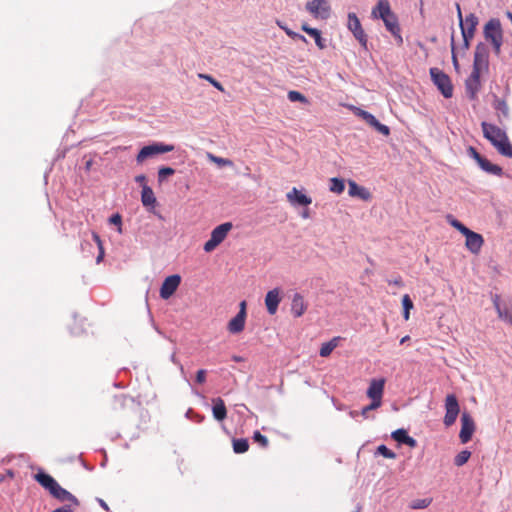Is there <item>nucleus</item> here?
<instances>
[{
    "instance_id": "nucleus-51",
    "label": "nucleus",
    "mask_w": 512,
    "mask_h": 512,
    "mask_svg": "<svg viewBox=\"0 0 512 512\" xmlns=\"http://www.w3.org/2000/svg\"><path fill=\"white\" fill-rule=\"evenodd\" d=\"M352 110H353V112H354L357 116L361 117L363 120H364V118L366 117V115H368V113H369V112H367V111H365V110H363V109H361V108H358V107H352Z\"/></svg>"
},
{
    "instance_id": "nucleus-46",
    "label": "nucleus",
    "mask_w": 512,
    "mask_h": 512,
    "mask_svg": "<svg viewBox=\"0 0 512 512\" xmlns=\"http://www.w3.org/2000/svg\"><path fill=\"white\" fill-rule=\"evenodd\" d=\"M282 29H283V30L285 31V33H286L289 37H291L292 39L301 40V41H303V42H305V43L307 42V39H306L303 35H301V34H299V33H296V32H294V31H292V30H291V29H289L288 27H282Z\"/></svg>"
},
{
    "instance_id": "nucleus-21",
    "label": "nucleus",
    "mask_w": 512,
    "mask_h": 512,
    "mask_svg": "<svg viewBox=\"0 0 512 512\" xmlns=\"http://www.w3.org/2000/svg\"><path fill=\"white\" fill-rule=\"evenodd\" d=\"M348 193L351 197H358L362 200L368 201L371 199V193L365 187L359 186L355 181L349 180Z\"/></svg>"
},
{
    "instance_id": "nucleus-10",
    "label": "nucleus",
    "mask_w": 512,
    "mask_h": 512,
    "mask_svg": "<svg viewBox=\"0 0 512 512\" xmlns=\"http://www.w3.org/2000/svg\"><path fill=\"white\" fill-rule=\"evenodd\" d=\"M472 70L481 73L488 70V49L483 43H479L475 48Z\"/></svg>"
},
{
    "instance_id": "nucleus-54",
    "label": "nucleus",
    "mask_w": 512,
    "mask_h": 512,
    "mask_svg": "<svg viewBox=\"0 0 512 512\" xmlns=\"http://www.w3.org/2000/svg\"><path fill=\"white\" fill-rule=\"evenodd\" d=\"M404 444L408 445L411 448H414V447L417 446V441L414 438H412L411 436L408 435V437H407V439H406Z\"/></svg>"
},
{
    "instance_id": "nucleus-35",
    "label": "nucleus",
    "mask_w": 512,
    "mask_h": 512,
    "mask_svg": "<svg viewBox=\"0 0 512 512\" xmlns=\"http://www.w3.org/2000/svg\"><path fill=\"white\" fill-rule=\"evenodd\" d=\"M175 173V170L171 167H161L158 171V181L162 183L168 176Z\"/></svg>"
},
{
    "instance_id": "nucleus-62",
    "label": "nucleus",
    "mask_w": 512,
    "mask_h": 512,
    "mask_svg": "<svg viewBox=\"0 0 512 512\" xmlns=\"http://www.w3.org/2000/svg\"><path fill=\"white\" fill-rule=\"evenodd\" d=\"M232 359H233L234 361H236V362H240V361H242V360H243V359H242V357H240V356H233V357H232Z\"/></svg>"
},
{
    "instance_id": "nucleus-25",
    "label": "nucleus",
    "mask_w": 512,
    "mask_h": 512,
    "mask_svg": "<svg viewBox=\"0 0 512 512\" xmlns=\"http://www.w3.org/2000/svg\"><path fill=\"white\" fill-rule=\"evenodd\" d=\"M246 317L242 314H237L228 323V330L230 333L237 334L244 330Z\"/></svg>"
},
{
    "instance_id": "nucleus-63",
    "label": "nucleus",
    "mask_w": 512,
    "mask_h": 512,
    "mask_svg": "<svg viewBox=\"0 0 512 512\" xmlns=\"http://www.w3.org/2000/svg\"><path fill=\"white\" fill-rule=\"evenodd\" d=\"M408 340H409V336H408V335H407V336H404V337L401 339L400 343H401V344H403V343H405V342H406V341H408Z\"/></svg>"
},
{
    "instance_id": "nucleus-39",
    "label": "nucleus",
    "mask_w": 512,
    "mask_h": 512,
    "mask_svg": "<svg viewBox=\"0 0 512 512\" xmlns=\"http://www.w3.org/2000/svg\"><path fill=\"white\" fill-rule=\"evenodd\" d=\"M377 452L382 455L383 457L385 458H388V459H394L396 458V454L390 450L389 448H387L385 445H380L378 446L377 448Z\"/></svg>"
},
{
    "instance_id": "nucleus-13",
    "label": "nucleus",
    "mask_w": 512,
    "mask_h": 512,
    "mask_svg": "<svg viewBox=\"0 0 512 512\" xmlns=\"http://www.w3.org/2000/svg\"><path fill=\"white\" fill-rule=\"evenodd\" d=\"M475 431V423L473 418L466 412L461 416V430L459 433L460 441L465 444L469 442Z\"/></svg>"
},
{
    "instance_id": "nucleus-61",
    "label": "nucleus",
    "mask_w": 512,
    "mask_h": 512,
    "mask_svg": "<svg viewBox=\"0 0 512 512\" xmlns=\"http://www.w3.org/2000/svg\"><path fill=\"white\" fill-rule=\"evenodd\" d=\"M301 28H302V30H303L304 32H306L308 35H309V31H313V30L315 29V28H311V27H309L307 24H303Z\"/></svg>"
},
{
    "instance_id": "nucleus-3",
    "label": "nucleus",
    "mask_w": 512,
    "mask_h": 512,
    "mask_svg": "<svg viewBox=\"0 0 512 512\" xmlns=\"http://www.w3.org/2000/svg\"><path fill=\"white\" fill-rule=\"evenodd\" d=\"M484 37L493 45L494 52L499 55L503 43V32L498 19H490L484 27Z\"/></svg>"
},
{
    "instance_id": "nucleus-32",
    "label": "nucleus",
    "mask_w": 512,
    "mask_h": 512,
    "mask_svg": "<svg viewBox=\"0 0 512 512\" xmlns=\"http://www.w3.org/2000/svg\"><path fill=\"white\" fill-rule=\"evenodd\" d=\"M403 317L407 321L410 318V310L413 309V302L408 294L402 297Z\"/></svg>"
},
{
    "instance_id": "nucleus-17",
    "label": "nucleus",
    "mask_w": 512,
    "mask_h": 512,
    "mask_svg": "<svg viewBox=\"0 0 512 512\" xmlns=\"http://www.w3.org/2000/svg\"><path fill=\"white\" fill-rule=\"evenodd\" d=\"M287 200L292 205L308 206L312 203V199L303 194L296 187H293L286 195Z\"/></svg>"
},
{
    "instance_id": "nucleus-33",
    "label": "nucleus",
    "mask_w": 512,
    "mask_h": 512,
    "mask_svg": "<svg viewBox=\"0 0 512 512\" xmlns=\"http://www.w3.org/2000/svg\"><path fill=\"white\" fill-rule=\"evenodd\" d=\"M471 456V452L468 451V450H463L461 452H459L455 458H454V464L457 466V467H461L463 466L464 464L467 463V461L469 460Z\"/></svg>"
},
{
    "instance_id": "nucleus-55",
    "label": "nucleus",
    "mask_w": 512,
    "mask_h": 512,
    "mask_svg": "<svg viewBox=\"0 0 512 512\" xmlns=\"http://www.w3.org/2000/svg\"><path fill=\"white\" fill-rule=\"evenodd\" d=\"M388 283L396 285V286H399V287L403 286V281H402V278L400 276H398L397 278H395L393 280H389Z\"/></svg>"
},
{
    "instance_id": "nucleus-31",
    "label": "nucleus",
    "mask_w": 512,
    "mask_h": 512,
    "mask_svg": "<svg viewBox=\"0 0 512 512\" xmlns=\"http://www.w3.org/2000/svg\"><path fill=\"white\" fill-rule=\"evenodd\" d=\"M249 449V443L247 439H235L233 440V450L237 454L245 453Z\"/></svg>"
},
{
    "instance_id": "nucleus-49",
    "label": "nucleus",
    "mask_w": 512,
    "mask_h": 512,
    "mask_svg": "<svg viewBox=\"0 0 512 512\" xmlns=\"http://www.w3.org/2000/svg\"><path fill=\"white\" fill-rule=\"evenodd\" d=\"M375 401H372L369 405L363 407L362 411H361V414L366 417L367 416V413L371 410H375V409H378L382 404L381 403H378L377 405H375Z\"/></svg>"
},
{
    "instance_id": "nucleus-48",
    "label": "nucleus",
    "mask_w": 512,
    "mask_h": 512,
    "mask_svg": "<svg viewBox=\"0 0 512 512\" xmlns=\"http://www.w3.org/2000/svg\"><path fill=\"white\" fill-rule=\"evenodd\" d=\"M431 500L421 499L417 500L412 504L413 509H424L430 504Z\"/></svg>"
},
{
    "instance_id": "nucleus-45",
    "label": "nucleus",
    "mask_w": 512,
    "mask_h": 512,
    "mask_svg": "<svg viewBox=\"0 0 512 512\" xmlns=\"http://www.w3.org/2000/svg\"><path fill=\"white\" fill-rule=\"evenodd\" d=\"M253 439L264 448L268 446L267 437L262 435L259 431L254 432Z\"/></svg>"
},
{
    "instance_id": "nucleus-20",
    "label": "nucleus",
    "mask_w": 512,
    "mask_h": 512,
    "mask_svg": "<svg viewBox=\"0 0 512 512\" xmlns=\"http://www.w3.org/2000/svg\"><path fill=\"white\" fill-rule=\"evenodd\" d=\"M476 162L478 163L482 170L489 174H493L496 176L503 175V169L500 166L491 163L488 159L482 157L481 155H477Z\"/></svg>"
},
{
    "instance_id": "nucleus-5",
    "label": "nucleus",
    "mask_w": 512,
    "mask_h": 512,
    "mask_svg": "<svg viewBox=\"0 0 512 512\" xmlns=\"http://www.w3.org/2000/svg\"><path fill=\"white\" fill-rule=\"evenodd\" d=\"M232 227L231 222H225L214 228L211 232L210 239L204 244V251L212 252L215 250L216 247L225 240Z\"/></svg>"
},
{
    "instance_id": "nucleus-15",
    "label": "nucleus",
    "mask_w": 512,
    "mask_h": 512,
    "mask_svg": "<svg viewBox=\"0 0 512 512\" xmlns=\"http://www.w3.org/2000/svg\"><path fill=\"white\" fill-rule=\"evenodd\" d=\"M384 386H385L384 378L372 379L370 381L369 387L367 389V396L372 401L376 402L375 405H377L378 403L382 404Z\"/></svg>"
},
{
    "instance_id": "nucleus-29",
    "label": "nucleus",
    "mask_w": 512,
    "mask_h": 512,
    "mask_svg": "<svg viewBox=\"0 0 512 512\" xmlns=\"http://www.w3.org/2000/svg\"><path fill=\"white\" fill-rule=\"evenodd\" d=\"M345 189L344 181L340 178H331L330 179V185L329 190L336 194H341Z\"/></svg>"
},
{
    "instance_id": "nucleus-59",
    "label": "nucleus",
    "mask_w": 512,
    "mask_h": 512,
    "mask_svg": "<svg viewBox=\"0 0 512 512\" xmlns=\"http://www.w3.org/2000/svg\"><path fill=\"white\" fill-rule=\"evenodd\" d=\"M456 8H457V16H458V19H459V24H462V22H464V20H463V17H462V12H461L460 5L457 4Z\"/></svg>"
},
{
    "instance_id": "nucleus-6",
    "label": "nucleus",
    "mask_w": 512,
    "mask_h": 512,
    "mask_svg": "<svg viewBox=\"0 0 512 512\" xmlns=\"http://www.w3.org/2000/svg\"><path fill=\"white\" fill-rule=\"evenodd\" d=\"M174 149L172 145H166L163 143H154L151 145L144 146L138 153L136 160L138 163H142L147 158L153 157L157 154L167 153Z\"/></svg>"
},
{
    "instance_id": "nucleus-44",
    "label": "nucleus",
    "mask_w": 512,
    "mask_h": 512,
    "mask_svg": "<svg viewBox=\"0 0 512 512\" xmlns=\"http://www.w3.org/2000/svg\"><path fill=\"white\" fill-rule=\"evenodd\" d=\"M209 158L216 164L220 166H231L232 161L226 158L217 157L214 155L209 154Z\"/></svg>"
},
{
    "instance_id": "nucleus-37",
    "label": "nucleus",
    "mask_w": 512,
    "mask_h": 512,
    "mask_svg": "<svg viewBox=\"0 0 512 512\" xmlns=\"http://www.w3.org/2000/svg\"><path fill=\"white\" fill-rule=\"evenodd\" d=\"M288 99L292 102H296V101H299V102H302V103H307V98L300 92L298 91H289L288 92Z\"/></svg>"
},
{
    "instance_id": "nucleus-52",
    "label": "nucleus",
    "mask_w": 512,
    "mask_h": 512,
    "mask_svg": "<svg viewBox=\"0 0 512 512\" xmlns=\"http://www.w3.org/2000/svg\"><path fill=\"white\" fill-rule=\"evenodd\" d=\"M352 110H353V112H354L357 116L361 117L363 120H364V118L366 117V115H368V113H369V112H367V111H365V110H363V109H361V108H358V107H352Z\"/></svg>"
},
{
    "instance_id": "nucleus-22",
    "label": "nucleus",
    "mask_w": 512,
    "mask_h": 512,
    "mask_svg": "<svg viewBox=\"0 0 512 512\" xmlns=\"http://www.w3.org/2000/svg\"><path fill=\"white\" fill-rule=\"evenodd\" d=\"M34 479L46 490L51 493L58 482L49 474L40 471L34 475Z\"/></svg>"
},
{
    "instance_id": "nucleus-4",
    "label": "nucleus",
    "mask_w": 512,
    "mask_h": 512,
    "mask_svg": "<svg viewBox=\"0 0 512 512\" xmlns=\"http://www.w3.org/2000/svg\"><path fill=\"white\" fill-rule=\"evenodd\" d=\"M430 76L433 83L445 98L453 96V85L450 77L440 69L433 67L430 68Z\"/></svg>"
},
{
    "instance_id": "nucleus-41",
    "label": "nucleus",
    "mask_w": 512,
    "mask_h": 512,
    "mask_svg": "<svg viewBox=\"0 0 512 512\" xmlns=\"http://www.w3.org/2000/svg\"><path fill=\"white\" fill-rule=\"evenodd\" d=\"M353 35L364 48H367V36L362 27L354 32Z\"/></svg>"
},
{
    "instance_id": "nucleus-18",
    "label": "nucleus",
    "mask_w": 512,
    "mask_h": 512,
    "mask_svg": "<svg viewBox=\"0 0 512 512\" xmlns=\"http://www.w3.org/2000/svg\"><path fill=\"white\" fill-rule=\"evenodd\" d=\"M50 494L54 498L58 499L59 501H62V502L68 501V502L72 503L74 506L79 505L78 499L74 495H72L69 491H67L66 489L61 487L59 485V483L55 486V488L53 489V491Z\"/></svg>"
},
{
    "instance_id": "nucleus-42",
    "label": "nucleus",
    "mask_w": 512,
    "mask_h": 512,
    "mask_svg": "<svg viewBox=\"0 0 512 512\" xmlns=\"http://www.w3.org/2000/svg\"><path fill=\"white\" fill-rule=\"evenodd\" d=\"M92 237H93L94 241L96 242V244H97V246H98V248L100 250V253H99L98 257H97V262L99 263L102 260L103 255H104V249H103L102 241L100 239V236L96 232L92 233Z\"/></svg>"
},
{
    "instance_id": "nucleus-56",
    "label": "nucleus",
    "mask_w": 512,
    "mask_h": 512,
    "mask_svg": "<svg viewBox=\"0 0 512 512\" xmlns=\"http://www.w3.org/2000/svg\"><path fill=\"white\" fill-rule=\"evenodd\" d=\"M239 312L237 314H242V316L246 317V301H241L239 304Z\"/></svg>"
},
{
    "instance_id": "nucleus-11",
    "label": "nucleus",
    "mask_w": 512,
    "mask_h": 512,
    "mask_svg": "<svg viewBox=\"0 0 512 512\" xmlns=\"http://www.w3.org/2000/svg\"><path fill=\"white\" fill-rule=\"evenodd\" d=\"M463 235L466 237L465 247L472 254H479L484 244L483 236L479 233L470 230L469 228L467 229V231L464 232Z\"/></svg>"
},
{
    "instance_id": "nucleus-30",
    "label": "nucleus",
    "mask_w": 512,
    "mask_h": 512,
    "mask_svg": "<svg viewBox=\"0 0 512 512\" xmlns=\"http://www.w3.org/2000/svg\"><path fill=\"white\" fill-rule=\"evenodd\" d=\"M347 27L352 33L356 32L362 27L359 18L353 12L348 13Z\"/></svg>"
},
{
    "instance_id": "nucleus-47",
    "label": "nucleus",
    "mask_w": 512,
    "mask_h": 512,
    "mask_svg": "<svg viewBox=\"0 0 512 512\" xmlns=\"http://www.w3.org/2000/svg\"><path fill=\"white\" fill-rule=\"evenodd\" d=\"M109 222L113 225H117L118 226V232L119 233H122V217L120 214L116 213L114 215H112L109 219Z\"/></svg>"
},
{
    "instance_id": "nucleus-34",
    "label": "nucleus",
    "mask_w": 512,
    "mask_h": 512,
    "mask_svg": "<svg viewBox=\"0 0 512 512\" xmlns=\"http://www.w3.org/2000/svg\"><path fill=\"white\" fill-rule=\"evenodd\" d=\"M309 35L312 36L315 40L316 45L319 49H324L326 47L323 38L321 37V32L318 29H314L313 31H309Z\"/></svg>"
},
{
    "instance_id": "nucleus-8",
    "label": "nucleus",
    "mask_w": 512,
    "mask_h": 512,
    "mask_svg": "<svg viewBox=\"0 0 512 512\" xmlns=\"http://www.w3.org/2000/svg\"><path fill=\"white\" fill-rule=\"evenodd\" d=\"M482 88L481 72L471 71L469 77L465 80V92L470 100H476L478 93Z\"/></svg>"
},
{
    "instance_id": "nucleus-27",
    "label": "nucleus",
    "mask_w": 512,
    "mask_h": 512,
    "mask_svg": "<svg viewBox=\"0 0 512 512\" xmlns=\"http://www.w3.org/2000/svg\"><path fill=\"white\" fill-rule=\"evenodd\" d=\"M340 337H334L330 341L323 343L319 354L321 357H328L332 351L338 346Z\"/></svg>"
},
{
    "instance_id": "nucleus-7",
    "label": "nucleus",
    "mask_w": 512,
    "mask_h": 512,
    "mask_svg": "<svg viewBox=\"0 0 512 512\" xmlns=\"http://www.w3.org/2000/svg\"><path fill=\"white\" fill-rule=\"evenodd\" d=\"M477 24L478 18L473 13L467 15L464 22L460 24L465 49L469 48V42L474 37Z\"/></svg>"
},
{
    "instance_id": "nucleus-53",
    "label": "nucleus",
    "mask_w": 512,
    "mask_h": 512,
    "mask_svg": "<svg viewBox=\"0 0 512 512\" xmlns=\"http://www.w3.org/2000/svg\"><path fill=\"white\" fill-rule=\"evenodd\" d=\"M454 40L452 39V62H453V66L454 68L456 69V71L459 70V62H458V59H457V56L455 55V52H454Z\"/></svg>"
},
{
    "instance_id": "nucleus-23",
    "label": "nucleus",
    "mask_w": 512,
    "mask_h": 512,
    "mask_svg": "<svg viewBox=\"0 0 512 512\" xmlns=\"http://www.w3.org/2000/svg\"><path fill=\"white\" fill-rule=\"evenodd\" d=\"M493 303L498 317L512 326V312L507 307H501L500 297L498 295L494 296Z\"/></svg>"
},
{
    "instance_id": "nucleus-12",
    "label": "nucleus",
    "mask_w": 512,
    "mask_h": 512,
    "mask_svg": "<svg viewBox=\"0 0 512 512\" xmlns=\"http://www.w3.org/2000/svg\"><path fill=\"white\" fill-rule=\"evenodd\" d=\"M306 10L314 17L326 19L330 14V6L326 0H312L306 3Z\"/></svg>"
},
{
    "instance_id": "nucleus-58",
    "label": "nucleus",
    "mask_w": 512,
    "mask_h": 512,
    "mask_svg": "<svg viewBox=\"0 0 512 512\" xmlns=\"http://www.w3.org/2000/svg\"><path fill=\"white\" fill-rule=\"evenodd\" d=\"M135 181H136L137 183L141 184L142 186H143V185H146V184H145V182H146V177H145V175H138V176H136Z\"/></svg>"
},
{
    "instance_id": "nucleus-2",
    "label": "nucleus",
    "mask_w": 512,
    "mask_h": 512,
    "mask_svg": "<svg viewBox=\"0 0 512 512\" xmlns=\"http://www.w3.org/2000/svg\"><path fill=\"white\" fill-rule=\"evenodd\" d=\"M372 16L383 20L386 29L395 37L397 44H403L401 29L397 16L392 12L388 0H378L377 5L372 9Z\"/></svg>"
},
{
    "instance_id": "nucleus-16",
    "label": "nucleus",
    "mask_w": 512,
    "mask_h": 512,
    "mask_svg": "<svg viewBox=\"0 0 512 512\" xmlns=\"http://www.w3.org/2000/svg\"><path fill=\"white\" fill-rule=\"evenodd\" d=\"M281 299V290L279 288H274L267 292L265 305L270 315H274L277 312Z\"/></svg>"
},
{
    "instance_id": "nucleus-19",
    "label": "nucleus",
    "mask_w": 512,
    "mask_h": 512,
    "mask_svg": "<svg viewBox=\"0 0 512 512\" xmlns=\"http://www.w3.org/2000/svg\"><path fill=\"white\" fill-rule=\"evenodd\" d=\"M306 310L307 303L305 302L304 297L299 293H295L292 298L291 313L294 317L299 318L306 312Z\"/></svg>"
},
{
    "instance_id": "nucleus-26",
    "label": "nucleus",
    "mask_w": 512,
    "mask_h": 512,
    "mask_svg": "<svg viewBox=\"0 0 512 512\" xmlns=\"http://www.w3.org/2000/svg\"><path fill=\"white\" fill-rule=\"evenodd\" d=\"M141 201L145 207H154L156 204V197L154 195V192L147 185H143L142 187Z\"/></svg>"
},
{
    "instance_id": "nucleus-64",
    "label": "nucleus",
    "mask_w": 512,
    "mask_h": 512,
    "mask_svg": "<svg viewBox=\"0 0 512 512\" xmlns=\"http://www.w3.org/2000/svg\"><path fill=\"white\" fill-rule=\"evenodd\" d=\"M302 217H303V218H308V217H309L308 212H304V213L302 214Z\"/></svg>"
},
{
    "instance_id": "nucleus-1",
    "label": "nucleus",
    "mask_w": 512,
    "mask_h": 512,
    "mask_svg": "<svg viewBox=\"0 0 512 512\" xmlns=\"http://www.w3.org/2000/svg\"><path fill=\"white\" fill-rule=\"evenodd\" d=\"M483 136L503 156L512 158V144L504 130L500 127L483 121L481 123Z\"/></svg>"
},
{
    "instance_id": "nucleus-14",
    "label": "nucleus",
    "mask_w": 512,
    "mask_h": 512,
    "mask_svg": "<svg viewBox=\"0 0 512 512\" xmlns=\"http://www.w3.org/2000/svg\"><path fill=\"white\" fill-rule=\"evenodd\" d=\"M180 282L181 277L178 274L165 278L160 288V297L165 300L169 299L176 292Z\"/></svg>"
},
{
    "instance_id": "nucleus-50",
    "label": "nucleus",
    "mask_w": 512,
    "mask_h": 512,
    "mask_svg": "<svg viewBox=\"0 0 512 512\" xmlns=\"http://www.w3.org/2000/svg\"><path fill=\"white\" fill-rule=\"evenodd\" d=\"M206 381V370L200 369L196 373V382L198 384H203Z\"/></svg>"
},
{
    "instance_id": "nucleus-36",
    "label": "nucleus",
    "mask_w": 512,
    "mask_h": 512,
    "mask_svg": "<svg viewBox=\"0 0 512 512\" xmlns=\"http://www.w3.org/2000/svg\"><path fill=\"white\" fill-rule=\"evenodd\" d=\"M407 437L408 433L405 429H397L396 431L392 432V438L399 443L404 444Z\"/></svg>"
},
{
    "instance_id": "nucleus-38",
    "label": "nucleus",
    "mask_w": 512,
    "mask_h": 512,
    "mask_svg": "<svg viewBox=\"0 0 512 512\" xmlns=\"http://www.w3.org/2000/svg\"><path fill=\"white\" fill-rule=\"evenodd\" d=\"M199 77L202 78V79L207 80L210 84H212L219 91L224 92L223 85L219 81L214 79L212 76L207 75V74H199Z\"/></svg>"
},
{
    "instance_id": "nucleus-40",
    "label": "nucleus",
    "mask_w": 512,
    "mask_h": 512,
    "mask_svg": "<svg viewBox=\"0 0 512 512\" xmlns=\"http://www.w3.org/2000/svg\"><path fill=\"white\" fill-rule=\"evenodd\" d=\"M371 127H373L377 132L381 133L384 136H388L390 134V129L388 126L380 123L378 120H376Z\"/></svg>"
},
{
    "instance_id": "nucleus-24",
    "label": "nucleus",
    "mask_w": 512,
    "mask_h": 512,
    "mask_svg": "<svg viewBox=\"0 0 512 512\" xmlns=\"http://www.w3.org/2000/svg\"><path fill=\"white\" fill-rule=\"evenodd\" d=\"M213 416L218 421H223L227 417V409L221 398L213 399Z\"/></svg>"
},
{
    "instance_id": "nucleus-28",
    "label": "nucleus",
    "mask_w": 512,
    "mask_h": 512,
    "mask_svg": "<svg viewBox=\"0 0 512 512\" xmlns=\"http://www.w3.org/2000/svg\"><path fill=\"white\" fill-rule=\"evenodd\" d=\"M493 107L497 111L501 112L504 117H507L509 115V107L506 100L494 96Z\"/></svg>"
},
{
    "instance_id": "nucleus-60",
    "label": "nucleus",
    "mask_w": 512,
    "mask_h": 512,
    "mask_svg": "<svg viewBox=\"0 0 512 512\" xmlns=\"http://www.w3.org/2000/svg\"><path fill=\"white\" fill-rule=\"evenodd\" d=\"M469 151H470L471 156H472L475 160H476L477 155H480V154L476 151V149H475V148H473V147H470V148H469Z\"/></svg>"
},
{
    "instance_id": "nucleus-43",
    "label": "nucleus",
    "mask_w": 512,
    "mask_h": 512,
    "mask_svg": "<svg viewBox=\"0 0 512 512\" xmlns=\"http://www.w3.org/2000/svg\"><path fill=\"white\" fill-rule=\"evenodd\" d=\"M449 223L452 227L458 230L462 235L467 231V227L455 218H449Z\"/></svg>"
},
{
    "instance_id": "nucleus-57",
    "label": "nucleus",
    "mask_w": 512,
    "mask_h": 512,
    "mask_svg": "<svg viewBox=\"0 0 512 512\" xmlns=\"http://www.w3.org/2000/svg\"><path fill=\"white\" fill-rule=\"evenodd\" d=\"M377 119L371 114V113H368V115H366V117L364 118V121L369 124L370 126L376 121Z\"/></svg>"
},
{
    "instance_id": "nucleus-9",
    "label": "nucleus",
    "mask_w": 512,
    "mask_h": 512,
    "mask_svg": "<svg viewBox=\"0 0 512 512\" xmlns=\"http://www.w3.org/2000/svg\"><path fill=\"white\" fill-rule=\"evenodd\" d=\"M446 414L444 416V424L451 426L455 423L460 412L458 400L454 394H449L445 399Z\"/></svg>"
}]
</instances>
